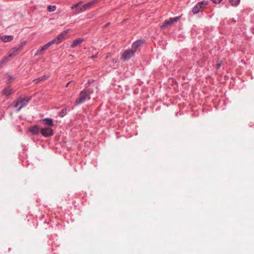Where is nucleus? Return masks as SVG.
Wrapping results in <instances>:
<instances>
[{"label": "nucleus", "instance_id": "obj_1", "mask_svg": "<svg viewBox=\"0 0 254 254\" xmlns=\"http://www.w3.org/2000/svg\"><path fill=\"white\" fill-rule=\"evenodd\" d=\"M143 43L144 41L141 40H138L133 43L130 49H128L124 52L122 55V58L125 61L129 59L134 55L135 52L139 49L140 47Z\"/></svg>", "mask_w": 254, "mask_h": 254}, {"label": "nucleus", "instance_id": "obj_2", "mask_svg": "<svg viewBox=\"0 0 254 254\" xmlns=\"http://www.w3.org/2000/svg\"><path fill=\"white\" fill-rule=\"evenodd\" d=\"M92 91L89 88L84 89L80 92L79 97L75 101V105L77 106L85 102L87 100L90 99V95Z\"/></svg>", "mask_w": 254, "mask_h": 254}, {"label": "nucleus", "instance_id": "obj_3", "mask_svg": "<svg viewBox=\"0 0 254 254\" xmlns=\"http://www.w3.org/2000/svg\"><path fill=\"white\" fill-rule=\"evenodd\" d=\"M97 1L98 0H93L89 2H88L83 5V6L81 7L75 9V10L73 11L72 13L73 14H75L77 13L82 12L88 9H89L92 8L94 6V5L97 2Z\"/></svg>", "mask_w": 254, "mask_h": 254}, {"label": "nucleus", "instance_id": "obj_4", "mask_svg": "<svg viewBox=\"0 0 254 254\" xmlns=\"http://www.w3.org/2000/svg\"><path fill=\"white\" fill-rule=\"evenodd\" d=\"M208 4V2L207 1H202L197 3L192 9L193 13L197 14L199 12L202 11L203 8Z\"/></svg>", "mask_w": 254, "mask_h": 254}, {"label": "nucleus", "instance_id": "obj_5", "mask_svg": "<svg viewBox=\"0 0 254 254\" xmlns=\"http://www.w3.org/2000/svg\"><path fill=\"white\" fill-rule=\"evenodd\" d=\"M29 100L30 99L28 97H20L15 104V107L17 108V111H19L22 108L25 106Z\"/></svg>", "mask_w": 254, "mask_h": 254}, {"label": "nucleus", "instance_id": "obj_6", "mask_svg": "<svg viewBox=\"0 0 254 254\" xmlns=\"http://www.w3.org/2000/svg\"><path fill=\"white\" fill-rule=\"evenodd\" d=\"M180 16L176 17L170 18L168 20H166L161 25V27L163 28H166L171 27L174 23L177 22L180 19Z\"/></svg>", "mask_w": 254, "mask_h": 254}, {"label": "nucleus", "instance_id": "obj_7", "mask_svg": "<svg viewBox=\"0 0 254 254\" xmlns=\"http://www.w3.org/2000/svg\"><path fill=\"white\" fill-rule=\"evenodd\" d=\"M42 135L46 137L51 136L54 134V130L50 127H42L40 129Z\"/></svg>", "mask_w": 254, "mask_h": 254}, {"label": "nucleus", "instance_id": "obj_8", "mask_svg": "<svg viewBox=\"0 0 254 254\" xmlns=\"http://www.w3.org/2000/svg\"><path fill=\"white\" fill-rule=\"evenodd\" d=\"M68 30H64L61 34H60L56 38L52 40L51 42H53V44L57 43L59 44L61 43L64 39L65 36L67 34Z\"/></svg>", "mask_w": 254, "mask_h": 254}, {"label": "nucleus", "instance_id": "obj_9", "mask_svg": "<svg viewBox=\"0 0 254 254\" xmlns=\"http://www.w3.org/2000/svg\"><path fill=\"white\" fill-rule=\"evenodd\" d=\"M53 44V42H49L42 47H41L39 50H37L35 55H41L43 53L48 49Z\"/></svg>", "mask_w": 254, "mask_h": 254}, {"label": "nucleus", "instance_id": "obj_10", "mask_svg": "<svg viewBox=\"0 0 254 254\" xmlns=\"http://www.w3.org/2000/svg\"><path fill=\"white\" fill-rule=\"evenodd\" d=\"M25 44H26V41H23L22 42H21V45L18 48H12L10 51L11 53L9 55L8 57H10L12 55H15L16 54H17L21 50V47H22L24 45H25Z\"/></svg>", "mask_w": 254, "mask_h": 254}, {"label": "nucleus", "instance_id": "obj_11", "mask_svg": "<svg viewBox=\"0 0 254 254\" xmlns=\"http://www.w3.org/2000/svg\"><path fill=\"white\" fill-rule=\"evenodd\" d=\"M29 131H30L32 134H38L40 131V128L37 125H35L31 127H29Z\"/></svg>", "mask_w": 254, "mask_h": 254}, {"label": "nucleus", "instance_id": "obj_12", "mask_svg": "<svg viewBox=\"0 0 254 254\" xmlns=\"http://www.w3.org/2000/svg\"><path fill=\"white\" fill-rule=\"evenodd\" d=\"M14 92L12 89H10L8 87L4 88L2 91V95L8 97Z\"/></svg>", "mask_w": 254, "mask_h": 254}, {"label": "nucleus", "instance_id": "obj_13", "mask_svg": "<svg viewBox=\"0 0 254 254\" xmlns=\"http://www.w3.org/2000/svg\"><path fill=\"white\" fill-rule=\"evenodd\" d=\"M13 39V37L12 36L9 35H0V40H1L3 42H8L12 40Z\"/></svg>", "mask_w": 254, "mask_h": 254}, {"label": "nucleus", "instance_id": "obj_14", "mask_svg": "<svg viewBox=\"0 0 254 254\" xmlns=\"http://www.w3.org/2000/svg\"><path fill=\"white\" fill-rule=\"evenodd\" d=\"M42 121L45 125L48 126V127H50L53 126V120L51 118H45L42 119Z\"/></svg>", "mask_w": 254, "mask_h": 254}, {"label": "nucleus", "instance_id": "obj_15", "mask_svg": "<svg viewBox=\"0 0 254 254\" xmlns=\"http://www.w3.org/2000/svg\"><path fill=\"white\" fill-rule=\"evenodd\" d=\"M5 79L6 84H9L14 80V78L12 75L7 74L5 76Z\"/></svg>", "mask_w": 254, "mask_h": 254}, {"label": "nucleus", "instance_id": "obj_16", "mask_svg": "<svg viewBox=\"0 0 254 254\" xmlns=\"http://www.w3.org/2000/svg\"><path fill=\"white\" fill-rule=\"evenodd\" d=\"M82 42H83V39H82L79 38V39H76L73 42L72 44L71 45V47L74 48V47H76L77 46H78V45H79L80 44H81Z\"/></svg>", "mask_w": 254, "mask_h": 254}, {"label": "nucleus", "instance_id": "obj_17", "mask_svg": "<svg viewBox=\"0 0 254 254\" xmlns=\"http://www.w3.org/2000/svg\"><path fill=\"white\" fill-rule=\"evenodd\" d=\"M49 76L47 75H44L40 77H39L38 78H36L33 80L34 82H35V83H39L40 81H43L45 80L46 79L48 78Z\"/></svg>", "mask_w": 254, "mask_h": 254}, {"label": "nucleus", "instance_id": "obj_18", "mask_svg": "<svg viewBox=\"0 0 254 254\" xmlns=\"http://www.w3.org/2000/svg\"><path fill=\"white\" fill-rule=\"evenodd\" d=\"M240 1V0H229V2L233 6H236L238 5Z\"/></svg>", "mask_w": 254, "mask_h": 254}, {"label": "nucleus", "instance_id": "obj_19", "mask_svg": "<svg viewBox=\"0 0 254 254\" xmlns=\"http://www.w3.org/2000/svg\"><path fill=\"white\" fill-rule=\"evenodd\" d=\"M66 109H63L59 113V116L61 117H64L66 114Z\"/></svg>", "mask_w": 254, "mask_h": 254}, {"label": "nucleus", "instance_id": "obj_20", "mask_svg": "<svg viewBox=\"0 0 254 254\" xmlns=\"http://www.w3.org/2000/svg\"><path fill=\"white\" fill-rule=\"evenodd\" d=\"M56 6L50 5L48 6V10L50 12L54 11L56 9Z\"/></svg>", "mask_w": 254, "mask_h": 254}, {"label": "nucleus", "instance_id": "obj_21", "mask_svg": "<svg viewBox=\"0 0 254 254\" xmlns=\"http://www.w3.org/2000/svg\"><path fill=\"white\" fill-rule=\"evenodd\" d=\"M78 6V4H77V3L75 4H73L71 7V9H77Z\"/></svg>", "mask_w": 254, "mask_h": 254}, {"label": "nucleus", "instance_id": "obj_22", "mask_svg": "<svg viewBox=\"0 0 254 254\" xmlns=\"http://www.w3.org/2000/svg\"><path fill=\"white\" fill-rule=\"evenodd\" d=\"M222 0H212L214 3H219Z\"/></svg>", "mask_w": 254, "mask_h": 254}, {"label": "nucleus", "instance_id": "obj_23", "mask_svg": "<svg viewBox=\"0 0 254 254\" xmlns=\"http://www.w3.org/2000/svg\"><path fill=\"white\" fill-rule=\"evenodd\" d=\"M93 81H94V80H93V79H89V80L88 81V84H90V83H91Z\"/></svg>", "mask_w": 254, "mask_h": 254}, {"label": "nucleus", "instance_id": "obj_24", "mask_svg": "<svg viewBox=\"0 0 254 254\" xmlns=\"http://www.w3.org/2000/svg\"><path fill=\"white\" fill-rule=\"evenodd\" d=\"M82 3V1H80L79 2L77 3V4H78V6H79L80 4H81Z\"/></svg>", "mask_w": 254, "mask_h": 254}, {"label": "nucleus", "instance_id": "obj_25", "mask_svg": "<svg viewBox=\"0 0 254 254\" xmlns=\"http://www.w3.org/2000/svg\"><path fill=\"white\" fill-rule=\"evenodd\" d=\"M217 68H219V67H220V65H221V64H217Z\"/></svg>", "mask_w": 254, "mask_h": 254}, {"label": "nucleus", "instance_id": "obj_26", "mask_svg": "<svg viewBox=\"0 0 254 254\" xmlns=\"http://www.w3.org/2000/svg\"><path fill=\"white\" fill-rule=\"evenodd\" d=\"M70 84V82H69L68 83H67L66 85V87H67L68 86V85Z\"/></svg>", "mask_w": 254, "mask_h": 254}, {"label": "nucleus", "instance_id": "obj_27", "mask_svg": "<svg viewBox=\"0 0 254 254\" xmlns=\"http://www.w3.org/2000/svg\"><path fill=\"white\" fill-rule=\"evenodd\" d=\"M7 58H5V61H4L5 62H8V61L7 60Z\"/></svg>", "mask_w": 254, "mask_h": 254}]
</instances>
